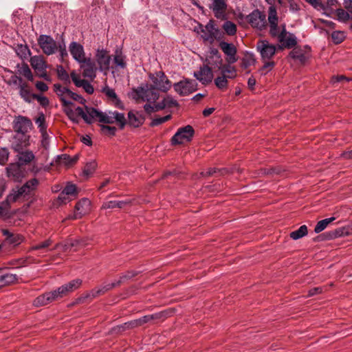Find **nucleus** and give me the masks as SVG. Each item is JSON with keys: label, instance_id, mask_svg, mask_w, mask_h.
Segmentation results:
<instances>
[{"label": "nucleus", "instance_id": "f257e3e1", "mask_svg": "<svg viewBox=\"0 0 352 352\" xmlns=\"http://www.w3.org/2000/svg\"><path fill=\"white\" fill-rule=\"evenodd\" d=\"M82 283V280L81 279H74L61 285L55 290L45 292L38 296L34 300L33 305L37 307H42L60 300L78 289L81 286Z\"/></svg>", "mask_w": 352, "mask_h": 352}, {"label": "nucleus", "instance_id": "f03ea898", "mask_svg": "<svg viewBox=\"0 0 352 352\" xmlns=\"http://www.w3.org/2000/svg\"><path fill=\"white\" fill-rule=\"evenodd\" d=\"M134 276H135V273L129 272L126 274L120 277V279L116 282L105 285L99 288L93 289L89 293H87L85 296L80 297L78 299V301L83 302V300L85 298H95L99 296H101V295L104 294L105 292H107V291L111 290V289L119 286L124 279H128L131 277H133Z\"/></svg>", "mask_w": 352, "mask_h": 352}, {"label": "nucleus", "instance_id": "7ed1b4c3", "mask_svg": "<svg viewBox=\"0 0 352 352\" xmlns=\"http://www.w3.org/2000/svg\"><path fill=\"white\" fill-rule=\"evenodd\" d=\"M133 92L135 100H140L142 102L146 101L148 103L155 102L160 97L157 90L153 87L152 85H148L138 87L133 90Z\"/></svg>", "mask_w": 352, "mask_h": 352}, {"label": "nucleus", "instance_id": "20e7f679", "mask_svg": "<svg viewBox=\"0 0 352 352\" xmlns=\"http://www.w3.org/2000/svg\"><path fill=\"white\" fill-rule=\"evenodd\" d=\"M195 135V130L190 125L180 127L170 139V144L173 146L183 144L189 142L192 140Z\"/></svg>", "mask_w": 352, "mask_h": 352}, {"label": "nucleus", "instance_id": "39448f33", "mask_svg": "<svg viewBox=\"0 0 352 352\" xmlns=\"http://www.w3.org/2000/svg\"><path fill=\"white\" fill-rule=\"evenodd\" d=\"M269 34L272 38H278L283 32V26L285 24L278 25V18L277 16L276 8L275 6H270L268 10Z\"/></svg>", "mask_w": 352, "mask_h": 352}, {"label": "nucleus", "instance_id": "423d86ee", "mask_svg": "<svg viewBox=\"0 0 352 352\" xmlns=\"http://www.w3.org/2000/svg\"><path fill=\"white\" fill-rule=\"evenodd\" d=\"M100 122L105 124L116 123L120 129H123L126 124V119L124 114L118 111L102 112Z\"/></svg>", "mask_w": 352, "mask_h": 352}, {"label": "nucleus", "instance_id": "0eeeda50", "mask_svg": "<svg viewBox=\"0 0 352 352\" xmlns=\"http://www.w3.org/2000/svg\"><path fill=\"white\" fill-rule=\"evenodd\" d=\"M149 78L153 83L151 85L157 90L166 92L171 87V82L162 71L157 72L155 74H150Z\"/></svg>", "mask_w": 352, "mask_h": 352}, {"label": "nucleus", "instance_id": "6e6552de", "mask_svg": "<svg viewBox=\"0 0 352 352\" xmlns=\"http://www.w3.org/2000/svg\"><path fill=\"white\" fill-rule=\"evenodd\" d=\"M256 50L260 53L262 61L271 60L276 52V46L267 40H258Z\"/></svg>", "mask_w": 352, "mask_h": 352}, {"label": "nucleus", "instance_id": "1a4fd4ad", "mask_svg": "<svg viewBox=\"0 0 352 352\" xmlns=\"http://www.w3.org/2000/svg\"><path fill=\"white\" fill-rule=\"evenodd\" d=\"M247 21L253 28L259 30H263L267 25L266 15L258 9L254 10L246 16Z\"/></svg>", "mask_w": 352, "mask_h": 352}, {"label": "nucleus", "instance_id": "9d476101", "mask_svg": "<svg viewBox=\"0 0 352 352\" xmlns=\"http://www.w3.org/2000/svg\"><path fill=\"white\" fill-rule=\"evenodd\" d=\"M277 40L279 44L276 45V51L283 50L284 48L291 49L297 44L296 37L287 31L286 25L283 26V32Z\"/></svg>", "mask_w": 352, "mask_h": 352}, {"label": "nucleus", "instance_id": "9b49d317", "mask_svg": "<svg viewBox=\"0 0 352 352\" xmlns=\"http://www.w3.org/2000/svg\"><path fill=\"white\" fill-rule=\"evenodd\" d=\"M32 127V120L26 116H16L12 122V128L14 133L28 134Z\"/></svg>", "mask_w": 352, "mask_h": 352}, {"label": "nucleus", "instance_id": "f8f14e48", "mask_svg": "<svg viewBox=\"0 0 352 352\" xmlns=\"http://www.w3.org/2000/svg\"><path fill=\"white\" fill-rule=\"evenodd\" d=\"M37 41L43 52L46 55L54 54L58 49L56 42L50 36L41 34Z\"/></svg>", "mask_w": 352, "mask_h": 352}, {"label": "nucleus", "instance_id": "ddd939ff", "mask_svg": "<svg viewBox=\"0 0 352 352\" xmlns=\"http://www.w3.org/2000/svg\"><path fill=\"white\" fill-rule=\"evenodd\" d=\"M85 109L86 111H85L80 107H76V111L78 116L82 118L87 124H91L96 118H97L100 122L102 112L98 111L95 108L88 107L87 106L85 107Z\"/></svg>", "mask_w": 352, "mask_h": 352}, {"label": "nucleus", "instance_id": "4468645a", "mask_svg": "<svg viewBox=\"0 0 352 352\" xmlns=\"http://www.w3.org/2000/svg\"><path fill=\"white\" fill-rule=\"evenodd\" d=\"M30 144V135L25 133H14L11 142V148L14 151L26 149Z\"/></svg>", "mask_w": 352, "mask_h": 352}, {"label": "nucleus", "instance_id": "2eb2a0df", "mask_svg": "<svg viewBox=\"0 0 352 352\" xmlns=\"http://www.w3.org/2000/svg\"><path fill=\"white\" fill-rule=\"evenodd\" d=\"M38 184V180L36 178H32L28 180L23 186H19V189L26 201L33 199Z\"/></svg>", "mask_w": 352, "mask_h": 352}, {"label": "nucleus", "instance_id": "dca6fc26", "mask_svg": "<svg viewBox=\"0 0 352 352\" xmlns=\"http://www.w3.org/2000/svg\"><path fill=\"white\" fill-rule=\"evenodd\" d=\"M212 11L214 16L221 20L226 19V11L228 8L227 0H212V3L208 6Z\"/></svg>", "mask_w": 352, "mask_h": 352}, {"label": "nucleus", "instance_id": "f3484780", "mask_svg": "<svg viewBox=\"0 0 352 352\" xmlns=\"http://www.w3.org/2000/svg\"><path fill=\"white\" fill-rule=\"evenodd\" d=\"M219 47L226 56V62L229 64H234L238 60L237 49L232 43H229L226 41H221L219 43Z\"/></svg>", "mask_w": 352, "mask_h": 352}, {"label": "nucleus", "instance_id": "a211bd4d", "mask_svg": "<svg viewBox=\"0 0 352 352\" xmlns=\"http://www.w3.org/2000/svg\"><path fill=\"white\" fill-rule=\"evenodd\" d=\"M175 91L180 96H187L195 91V82L192 80L185 79L173 85Z\"/></svg>", "mask_w": 352, "mask_h": 352}, {"label": "nucleus", "instance_id": "6ab92c4d", "mask_svg": "<svg viewBox=\"0 0 352 352\" xmlns=\"http://www.w3.org/2000/svg\"><path fill=\"white\" fill-rule=\"evenodd\" d=\"M208 65L200 67L199 71L194 74V76L203 85L210 83L214 77L212 69Z\"/></svg>", "mask_w": 352, "mask_h": 352}, {"label": "nucleus", "instance_id": "aec40b11", "mask_svg": "<svg viewBox=\"0 0 352 352\" xmlns=\"http://www.w3.org/2000/svg\"><path fill=\"white\" fill-rule=\"evenodd\" d=\"M19 94L26 102L30 103L33 100L32 87L23 78H19Z\"/></svg>", "mask_w": 352, "mask_h": 352}, {"label": "nucleus", "instance_id": "412c9836", "mask_svg": "<svg viewBox=\"0 0 352 352\" xmlns=\"http://www.w3.org/2000/svg\"><path fill=\"white\" fill-rule=\"evenodd\" d=\"M90 210L91 201L87 198H83L76 204L75 212L72 219H80L82 216L89 213Z\"/></svg>", "mask_w": 352, "mask_h": 352}, {"label": "nucleus", "instance_id": "4be33fe9", "mask_svg": "<svg viewBox=\"0 0 352 352\" xmlns=\"http://www.w3.org/2000/svg\"><path fill=\"white\" fill-rule=\"evenodd\" d=\"M80 63V68L83 70L82 75L84 77L94 78L96 77V67L94 60L91 58H85Z\"/></svg>", "mask_w": 352, "mask_h": 352}, {"label": "nucleus", "instance_id": "5701e85b", "mask_svg": "<svg viewBox=\"0 0 352 352\" xmlns=\"http://www.w3.org/2000/svg\"><path fill=\"white\" fill-rule=\"evenodd\" d=\"M168 312L164 311L158 313H155L151 315H146L138 319H135L137 327L142 326L143 324L148 323L152 320H164L168 317Z\"/></svg>", "mask_w": 352, "mask_h": 352}, {"label": "nucleus", "instance_id": "b1692460", "mask_svg": "<svg viewBox=\"0 0 352 352\" xmlns=\"http://www.w3.org/2000/svg\"><path fill=\"white\" fill-rule=\"evenodd\" d=\"M96 60L101 71L107 72L109 70L111 63V56L104 50H98L96 54Z\"/></svg>", "mask_w": 352, "mask_h": 352}, {"label": "nucleus", "instance_id": "393cba45", "mask_svg": "<svg viewBox=\"0 0 352 352\" xmlns=\"http://www.w3.org/2000/svg\"><path fill=\"white\" fill-rule=\"evenodd\" d=\"M54 91L59 97L63 107H67L73 104L72 102L66 99V98L70 94V89L67 87H62L60 84H54Z\"/></svg>", "mask_w": 352, "mask_h": 352}, {"label": "nucleus", "instance_id": "a878e982", "mask_svg": "<svg viewBox=\"0 0 352 352\" xmlns=\"http://www.w3.org/2000/svg\"><path fill=\"white\" fill-rule=\"evenodd\" d=\"M69 49L72 57L78 63L86 58L84 48L80 43L75 41L72 42L69 44Z\"/></svg>", "mask_w": 352, "mask_h": 352}, {"label": "nucleus", "instance_id": "bb28decb", "mask_svg": "<svg viewBox=\"0 0 352 352\" xmlns=\"http://www.w3.org/2000/svg\"><path fill=\"white\" fill-rule=\"evenodd\" d=\"M145 117L138 112L131 111L128 113V120L126 124L130 126L138 128L143 124Z\"/></svg>", "mask_w": 352, "mask_h": 352}, {"label": "nucleus", "instance_id": "cd10ccee", "mask_svg": "<svg viewBox=\"0 0 352 352\" xmlns=\"http://www.w3.org/2000/svg\"><path fill=\"white\" fill-rule=\"evenodd\" d=\"M102 93L112 102L116 107L121 109H124V107L122 102L119 99L113 89L109 86H105L102 89Z\"/></svg>", "mask_w": 352, "mask_h": 352}, {"label": "nucleus", "instance_id": "c85d7f7f", "mask_svg": "<svg viewBox=\"0 0 352 352\" xmlns=\"http://www.w3.org/2000/svg\"><path fill=\"white\" fill-rule=\"evenodd\" d=\"M232 64H223L220 63L217 65V67L220 70L221 74L226 75L228 79H234L237 76L236 69L234 66H232Z\"/></svg>", "mask_w": 352, "mask_h": 352}, {"label": "nucleus", "instance_id": "c756f323", "mask_svg": "<svg viewBox=\"0 0 352 352\" xmlns=\"http://www.w3.org/2000/svg\"><path fill=\"white\" fill-rule=\"evenodd\" d=\"M16 152L18 153L17 157L19 164L21 165H25L30 163L35 157L32 151L29 150L25 149Z\"/></svg>", "mask_w": 352, "mask_h": 352}, {"label": "nucleus", "instance_id": "7c9ffc66", "mask_svg": "<svg viewBox=\"0 0 352 352\" xmlns=\"http://www.w3.org/2000/svg\"><path fill=\"white\" fill-rule=\"evenodd\" d=\"M30 62L31 66L35 70V72L42 71L44 70V68L47 67V63L44 60L43 56H32L30 58Z\"/></svg>", "mask_w": 352, "mask_h": 352}, {"label": "nucleus", "instance_id": "2f4dec72", "mask_svg": "<svg viewBox=\"0 0 352 352\" xmlns=\"http://www.w3.org/2000/svg\"><path fill=\"white\" fill-rule=\"evenodd\" d=\"M8 201H10L12 204L15 202H24L25 197L23 196L22 192L19 189V186L13 188L10 193L7 195Z\"/></svg>", "mask_w": 352, "mask_h": 352}, {"label": "nucleus", "instance_id": "473e14b6", "mask_svg": "<svg viewBox=\"0 0 352 352\" xmlns=\"http://www.w3.org/2000/svg\"><path fill=\"white\" fill-rule=\"evenodd\" d=\"M12 204L10 201H8L7 197L6 200L0 204V219H8L11 217L10 209Z\"/></svg>", "mask_w": 352, "mask_h": 352}, {"label": "nucleus", "instance_id": "72a5a7b5", "mask_svg": "<svg viewBox=\"0 0 352 352\" xmlns=\"http://www.w3.org/2000/svg\"><path fill=\"white\" fill-rule=\"evenodd\" d=\"M164 109H165V105L162 101L158 103H146L144 105V109L148 114L163 110Z\"/></svg>", "mask_w": 352, "mask_h": 352}, {"label": "nucleus", "instance_id": "f704fd0d", "mask_svg": "<svg viewBox=\"0 0 352 352\" xmlns=\"http://www.w3.org/2000/svg\"><path fill=\"white\" fill-rule=\"evenodd\" d=\"M130 204L129 201H108L102 204V208L104 209H113V208H122L125 206Z\"/></svg>", "mask_w": 352, "mask_h": 352}, {"label": "nucleus", "instance_id": "c9c22d12", "mask_svg": "<svg viewBox=\"0 0 352 352\" xmlns=\"http://www.w3.org/2000/svg\"><path fill=\"white\" fill-rule=\"evenodd\" d=\"M18 73L19 75L23 76L29 81L32 82L34 80V76L28 64L23 63L20 67L18 65Z\"/></svg>", "mask_w": 352, "mask_h": 352}, {"label": "nucleus", "instance_id": "e433bc0d", "mask_svg": "<svg viewBox=\"0 0 352 352\" xmlns=\"http://www.w3.org/2000/svg\"><path fill=\"white\" fill-rule=\"evenodd\" d=\"M57 76L59 80L63 81L65 85L71 82L70 77L66 70L62 65H58L56 68Z\"/></svg>", "mask_w": 352, "mask_h": 352}, {"label": "nucleus", "instance_id": "4c0bfd02", "mask_svg": "<svg viewBox=\"0 0 352 352\" xmlns=\"http://www.w3.org/2000/svg\"><path fill=\"white\" fill-rule=\"evenodd\" d=\"M6 170L9 177L16 179L20 176L21 170L19 164H10L6 168Z\"/></svg>", "mask_w": 352, "mask_h": 352}, {"label": "nucleus", "instance_id": "58836bf2", "mask_svg": "<svg viewBox=\"0 0 352 352\" xmlns=\"http://www.w3.org/2000/svg\"><path fill=\"white\" fill-rule=\"evenodd\" d=\"M214 82L219 89L225 90L228 85V79L226 78V75L221 74L220 76L214 78Z\"/></svg>", "mask_w": 352, "mask_h": 352}, {"label": "nucleus", "instance_id": "ea45409f", "mask_svg": "<svg viewBox=\"0 0 352 352\" xmlns=\"http://www.w3.org/2000/svg\"><path fill=\"white\" fill-rule=\"evenodd\" d=\"M17 277L15 274H6L0 276V288L16 282Z\"/></svg>", "mask_w": 352, "mask_h": 352}, {"label": "nucleus", "instance_id": "a19ab883", "mask_svg": "<svg viewBox=\"0 0 352 352\" xmlns=\"http://www.w3.org/2000/svg\"><path fill=\"white\" fill-rule=\"evenodd\" d=\"M308 233L307 227L305 225L301 226L298 230L290 233V237L294 240L299 239Z\"/></svg>", "mask_w": 352, "mask_h": 352}, {"label": "nucleus", "instance_id": "79ce46f5", "mask_svg": "<svg viewBox=\"0 0 352 352\" xmlns=\"http://www.w3.org/2000/svg\"><path fill=\"white\" fill-rule=\"evenodd\" d=\"M335 219V217H330L319 221L315 226L314 232L316 233H320V232L323 231L327 227V226Z\"/></svg>", "mask_w": 352, "mask_h": 352}, {"label": "nucleus", "instance_id": "37998d69", "mask_svg": "<svg viewBox=\"0 0 352 352\" xmlns=\"http://www.w3.org/2000/svg\"><path fill=\"white\" fill-rule=\"evenodd\" d=\"M223 30L229 36H234L236 33V25L230 21H226L222 25Z\"/></svg>", "mask_w": 352, "mask_h": 352}, {"label": "nucleus", "instance_id": "c03bdc74", "mask_svg": "<svg viewBox=\"0 0 352 352\" xmlns=\"http://www.w3.org/2000/svg\"><path fill=\"white\" fill-rule=\"evenodd\" d=\"M256 63V59L254 56L252 54L247 53L245 54L244 57L241 61V67L243 69H247L250 66L254 65Z\"/></svg>", "mask_w": 352, "mask_h": 352}, {"label": "nucleus", "instance_id": "a18cd8bd", "mask_svg": "<svg viewBox=\"0 0 352 352\" xmlns=\"http://www.w3.org/2000/svg\"><path fill=\"white\" fill-rule=\"evenodd\" d=\"M263 62L264 64L262 67L260 68L258 72L261 74V75L264 76L273 69L276 65V63L272 60H265Z\"/></svg>", "mask_w": 352, "mask_h": 352}, {"label": "nucleus", "instance_id": "49530a36", "mask_svg": "<svg viewBox=\"0 0 352 352\" xmlns=\"http://www.w3.org/2000/svg\"><path fill=\"white\" fill-rule=\"evenodd\" d=\"M336 14L338 20L339 21L344 22V23L350 20L352 17L350 16L349 12L348 11H346L342 8L337 9L336 10Z\"/></svg>", "mask_w": 352, "mask_h": 352}, {"label": "nucleus", "instance_id": "de8ad7c7", "mask_svg": "<svg viewBox=\"0 0 352 352\" xmlns=\"http://www.w3.org/2000/svg\"><path fill=\"white\" fill-rule=\"evenodd\" d=\"M98 166L97 162L95 160L87 162L83 169V173L85 175L89 176L92 175Z\"/></svg>", "mask_w": 352, "mask_h": 352}, {"label": "nucleus", "instance_id": "09e8293b", "mask_svg": "<svg viewBox=\"0 0 352 352\" xmlns=\"http://www.w3.org/2000/svg\"><path fill=\"white\" fill-rule=\"evenodd\" d=\"M201 38L204 41H207L210 44L214 42V40L216 39L217 35V33L210 31H207L204 29L201 30Z\"/></svg>", "mask_w": 352, "mask_h": 352}, {"label": "nucleus", "instance_id": "8fccbe9b", "mask_svg": "<svg viewBox=\"0 0 352 352\" xmlns=\"http://www.w3.org/2000/svg\"><path fill=\"white\" fill-rule=\"evenodd\" d=\"M210 54H212V56H210L209 59H208L209 65H214L210 61V59L214 60V63H215L216 66H217V65H219L220 63H222V62H223L222 58H221V54H219V51L217 49H212L210 51Z\"/></svg>", "mask_w": 352, "mask_h": 352}, {"label": "nucleus", "instance_id": "3c124183", "mask_svg": "<svg viewBox=\"0 0 352 352\" xmlns=\"http://www.w3.org/2000/svg\"><path fill=\"white\" fill-rule=\"evenodd\" d=\"M35 122L38 126L39 131H44L47 130V125L45 124V117L43 113H38V117L35 120Z\"/></svg>", "mask_w": 352, "mask_h": 352}, {"label": "nucleus", "instance_id": "603ef678", "mask_svg": "<svg viewBox=\"0 0 352 352\" xmlns=\"http://www.w3.org/2000/svg\"><path fill=\"white\" fill-rule=\"evenodd\" d=\"M115 64L121 67V68H125L126 67V62H125V58L122 54L121 52L116 51V55L114 56L113 58Z\"/></svg>", "mask_w": 352, "mask_h": 352}, {"label": "nucleus", "instance_id": "864d4df0", "mask_svg": "<svg viewBox=\"0 0 352 352\" xmlns=\"http://www.w3.org/2000/svg\"><path fill=\"white\" fill-rule=\"evenodd\" d=\"M62 191H63L67 196L73 197H76L78 194L76 185L70 183H68Z\"/></svg>", "mask_w": 352, "mask_h": 352}, {"label": "nucleus", "instance_id": "5fc2aeb1", "mask_svg": "<svg viewBox=\"0 0 352 352\" xmlns=\"http://www.w3.org/2000/svg\"><path fill=\"white\" fill-rule=\"evenodd\" d=\"M289 56L293 59L299 60L300 61L304 60L305 58V54L299 48L293 49L289 53Z\"/></svg>", "mask_w": 352, "mask_h": 352}, {"label": "nucleus", "instance_id": "6e6d98bb", "mask_svg": "<svg viewBox=\"0 0 352 352\" xmlns=\"http://www.w3.org/2000/svg\"><path fill=\"white\" fill-rule=\"evenodd\" d=\"M57 162L59 163V164H63L66 166H72V157L67 154L58 155Z\"/></svg>", "mask_w": 352, "mask_h": 352}, {"label": "nucleus", "instance_id": "4d7b16f0", "mask_svg": "<svg viewBox=\"0 0 352 352\" xmlns=\"http://www.w3.org/2000/svg\"><path fill=\"white\" fill-rule=\"evenodd\" d=\"M162 102L165 105V108L166 107H175L179 106V103L177 102V101L173 96H171L170 95L166 96L162 100Z\"/></svg>", "mask_w": 352, "mask_h": 352}, {"label": "nucleus", "instance_id": "13d9d810", "mask_svg": "<svg viewBox=\"0 0 352 352\" xmlns=\"http://www.w3.org/2000/svg\"><path fill=\"white\" fill-rule=\"evenodd\" d=\"M52 244V241L50 239H48L43 242H41L38 244L34 245L30 248V250H38L41 249H45L50 247Z\"/></svg>", "mask_w": 352, "mask_h": 352}, {"label": "nucleus", "instance_id": "bf43d9fd", "mask_svg": "<svg viewBox=\"0 0 352 352\" xmlns=\"http://www.w3.org/2000/svg\"><path fill=\"white\" fill-rule=\"evenodd\" d=\"M135 327H138L137 323L135 322V320H133L126 322L120 326H118L116 328L118 331H124L125 330L131 329Z\"/></svg>", "mask_w": 352, "mask_h": 352}, {"label": "nucleus", "instance_id": "052dcab7", "mask_svg": "<svg viewBox=\"0 0 352 352\" xmlns=\"http://www.w3.org/2000/svg\"><path fill=\"white\" fill-rule=\"evenodd\" d=\"M171 118V115H167L164 117L156 118L152 120L150 123L151 126H155L162 124Z\"/></svg>", "mask_w": 352, "mask_h": 352}, {"label": "nucleus", "instance_id": "680f3d73", "mask_svg": "<svg viewBox=\"0 0 352 352\" xmlns=\"http://www.w3.org/2000/svg\"><path fill=\"white\" fill-rule=\"evenodd\" d=\"M34 99L36 100L43 107H47L50 104L49 99L46 96L35 94L33 96V100Z\"/></svg>", "mask_w": 352, "mask_h": 352}, {"label": "nucleus", "instance_id": "e2e57ef3", "mask_svg": "<svg viewBox=\"0 0 352 352\" xmlns=\"http://www.w3.org/2000/svg\"><path fill=\"white\" fill-rule=\"evenodd\" d=\"M344 234V228H338L335 230L325 233L327 235V239H331L343 236Z\"/></svg>", "mask_w": 352, "mask_h": 352}, {"label": "nucleus", "instance_id": "0e129e2a", "mask_svg": "<svg viewBox=\"0 0 352 352\" xmlns=\"http://www.w3.org/2000/svg\"><path fill=\"white\" fill-rule=\"evenodd\" d=\"M9 151L7 148H0V164L4 165L8 160Z\"/></svg>", "mask_w": 352, "mask_h": 352}, {"label": "nucleus", "instance_id": "69168bd1", "mask_svg": "<svg viewBox=\"0 0 352 352\" xmlns=\"http://www.w3.org/2000/svg\"><path fill=\"white\" fill-rule=\"evenodd\" d=\"M331 38L334 43L339 44L344 41V35L342 32L335 31L331 34Z\"/></svg>", "mask_w": 352, "mask_h": 352}, {"label": "nucleus", "instance_id": "338daca9", "mask_svg": "<svg viewBox=\"0 0 352 352\" xmlns=\"http://www.w3.org/2000/svg\"><path fill=\"white\" fill-rule=\"evenodd\" d=\"M65 109L64 110L66 115L68 116V118L74 122H78V119L76 117L78 116V114L76 113V110L73 111L72 109L69 108V106L65 107Z\"/></svg>", "mask_w": 352, "mask_h": 352}, {"label": "nucleus", "instance_id": "774afa93", "mask_svg": "<svg viewBox=\"0 0 352 352\" xmlns=\"http://www.w3.org/2000/svg\"><path fill=\"white\" fill-rule=\"evenodd\" d=\"M65 109L64 110L66 115L68 116V118L74 122H78V119L76 117L78 116V114L76 113V110L73 111L72 109L69 108V106L65 107Z\"/></svg>", "mask_w": 352, "mask_h": 352}]
</instances>
